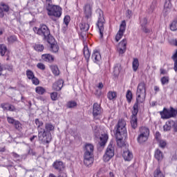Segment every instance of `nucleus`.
<instances>
[{"mask_svg": "<svg viewBox=\"0 0 177 177\" xmlns=\"http://www.w3.org/2000/svg\"><path fill=\"white\" fill-rule=\"evenodd\" d=\"M75 106H77V102L74 101H71L67 104V107H68V109H73V107H75Z\"/></svg>", "mask_w": 177, "mask_h": 177, "instance_id": "obj_44", "label": "nucleus"}, {"mask_svg": "<svg viewBox=\"0 0 177 177\" xmlns=\"http://www.w3.org/2000/svg\"><path fill=\"white\" fill-rule=\"evenodd\" d=\"M170 30L171 31H176L177 30V21H174L170 25Z\"/></svg>", "mask_w": 177, "mask_h": 177, "instance_id": "obj_39", "label": "nucleus"}, {"mask_svg": "<svg viewBox=\"0 0 177 177\" xmlns=\"http://www.w3.org/2000/svg\"><path fill=\"white\" fill-rule=\"evenodd\" d=\"M160 74H165V70L164 69H160Z\"/></svg>", "mask_w": 177, "mask_h": 177, "instance_id": "obj_62", "label": "nucleus"}, {"mask_svg": "<svg viewBox=\"0 0 177 177\" xmlns=\"http://www.w3.org/2000/svg\"><path fill=\"white\" fill-rule=\"evenodd\" d=\"M160 114L162 120H168L169 118L176 117L177 111L174 108H171L170 110L166 108H164L163 111L160 112Z\"/></svg>", "mask_w": 177, "mask_h": 177, "instance_id": "obj_10", "label": "nucleus"}, {"mask_svg": "<svg viewBox=\"0 0 177 177\" xmlns=\"http://www.w3.org/2000/svg\"><path fill=\"white\" fill-rule=\"evenodd\" d=\"M3 70V68H2V66H0V75H2V71Z\"/></svg>", "mask_w": 177, "mask_h": 177, "instance_id": "obj_63", "label": "nucleus"}, {"mask_svg": "<svg viewBox=\"0 0 177 177\" xmlns=\"http://www.w3.org/2000/svg\"><path fill=\"white\" fill-rule=\"evenodd\" d=\"M37 68H39V70H42V71L45 70V68H46V66H45V64H42V63H41V62L37 63Z\"/></svg>", "mask_w": 177, "mask_h": 177, "instance_id": "obj_46", "label": "nucleus"}, {"mask_svg": "<svg viewBox=\"0 0 177 177\" xmlns=\"http://www.w3.org/2000/svg\"><path fill=\"white\" fill-rule=\"evenodd\" d=\"M158 142L159 143V147L162 149H164V147L167 146V142L164 140H159Z\"/></svg>", "mask_w": 177, "mask_h": 177, "instance_id": "obj_41", "label": "nucleus"}, {"mask_svg": "<svg viewBox=\"0 0 177 177\" xmlns=\"http://www.w3.org/2000/svg\"><path fill=\"white\" fill-rule=\"evenodd\" d=\"M92 60L94 62V63H99L100 60H102V55H100V53L97 50H94L92 54Z\"/></svg>", "mask_w": 177, "mask_h": 177, "instance_id": "obj_18", "label": "nucleus"}, {"mask_svg": "<svg viewBox=\"0 0 177 177\" xmlns=\"http://www.w3.org/2000/svg\"><path fill=\"white\" fill-rule=\"evenodd\" d=\"M35 92L38 95H44V93H45V92H46V90L45 89V88H44L42 86H37L35 88Z\"/></svg>", "mask_w": 177, "mask_h": 177, "instance_id": "obj_27", "label": "nucleus"}, {"mask_svg": "<svg viewBox=\"0 0 177 177\" xmlns=\"http://www.w3.org/2000/svg\"><path fill=\"white\" fill-rule=\"evenodd\" d=\"M160 136H161V134H160V132H156V133L155 138H156V139L158 141H159V140H160Z\"/></svg>", "mask_w": 177, "mask_h": 177, "instance_id": "obj_53", "label": "nucleus"}, {"mask_svg": "<svg viewBox=\"0 0 177 177\" xmlns=\"http://www.w3.org/2000/svg\"><path fill=\"white\" fill-rule=\"evenodd\" d=\"M70 20H71L70 16L68 15L65 16L64 19V22L66 24V26H68V23H70Z\"/></svg>", "mask_w": 177, "mask_h": 177, "instance_id": "obj_50", "label": "nucleus"}, {"mask_svg": "<svg viewBox=\"0 0 177 177\" xmlns=\"http://www.w3.org/2000/svg\"><path fill=\"white\" fill-rule=\"evenodd\" d=\"M149 135L150 129L146 127H141L139 129V133L137 138V141L140 143V145H142V143L147 142Z\"/></svg>", "mask_w": 177, "mask_h": 177, "instance_id": "obj_7", "label": "nucleus"}, {"mask_svg": "<svg viewBox=\"0 0 177 177\" xmlns=\"http://www.w3.org/2000/svg\"><path fill=\"white\" fill-rule=\"evenodd\" d=\"M100 146H104L107 143V140L109 139V136L107 134H102L100 138Z\"/></svg>", "mask_w": 177, "mask_h": 177, "instance_id": "obj_24", "label": "nucleus"}, {"mask_svg": "<svg viewBox=\"0 0 177 177\" xmlns=\"http://www.w3.org/2000/svg\"><path fill=\"white\" fill-rule=\"evenodd\" d=\"M162 85H167L169 84V77L168 76H164L160 79Z\"/></svg>", "mask_w": 177, "mask_h": 177, "instance_id": "obj_33", "label": "nucleus"}, {"mask_svg": "<svg viewBox=\"0 0 177 177\" xmlns=\"http://www.w3.org/2000/svg\"><path fill=\"white\" fill-rule=\"evenodd\" d=\"M113 73H114V75H115V77H117V75L120 74V66H117L114 67Z\"/></svg>", "mask_w": 177, "mask_h": 177, "instance_id": "obj_47", "label": "nucleus"}, {"mask_svg": "<svg viewBox=\"0 0 177 177\" xmlns=\"http://www.w3.org/2000/svg\"><path fill=\"white\" fill-rule=\"evenodd\" d=\"M127 41L125 39L121 41L118 46V52L119 55H124L127 51Z\"/></svg>", "mask_w": 177, "mask_h": 177, "instance_id": "obj_14", "label": "nucleus"}, {"mask_svg": "<svg viewBox=\"0 0 177 177\" xmlns=\"http://www.w3.org/2000/svg\"><path fill=\"white\" fill-rule=\"evenodd\" d=\"M84 15L85 17L81 23L80 27V30L84 32L88 31L89 30V21L92 19V6L91 4H86L84 6Z\"/></svg>", "mask_w": 177, "mask_h": 177, "instance_id": "obj_4", "label": "nucleus"}, {"mask_svg": "<svg viewBox=\"0 0 177 177\" xmlns=\"http://www.w3.org/2000/svg\"><path fill=\"white\" fill-rule=\"evenodd\" d=\"M174 71H177V60L174 61Z\"/></svg>", "mask_w": 177, "mask_h": 177, "instance_id": "obj_58", "label": "nucleus"}, {"mask_svg": "<svg viewBox=\"0 0 177 177\" xmlns=\"http://www.w3.org/2000/svg\"><path fill=\"white\" fill-rule=\"evenodd\" d=\"M103 86H104L103 83L100 82L97 87L99 89H103Z\"/></svg>", "mask_w": 177, "mask_h": 177, "instance_id": "obj_57", "label": "nucleus"}, {"mask_svg": "<svg viewBox=\"0 0 177 177\" xmlns=\"http://www.w3.org/2000/svg\"><path fill=\"white\" fill-rule=\"evenodd\" d=\"M127 122L124 120H120L116 125L115 129V137L117 145L119 147L124 146V141L122 139L127 136Z\"/></svg>", "mask_w": 177, "mask_h": 177, "instance_id": "obj_2", "label": "nucleus"}, {"mask_svg": "<svg viewBox=\"0 0 177 177\" xmlns=\"http://www.w3.org/2000/svg\"><path fill=\"white\" fill-rule=\"evenodd\" d=\"M147 24V18L146 17L142 18L140 21L141 30L146 34H149V32H150V30L148 29L147 27L146 26Z\"/></svg>", "mask_w": 177, "mask_h": 177, "instance_id": "obj_16", "label": "nucleus"}, {"mask_svg": "<svg viewBox=\"0 0 177 177\" xmlns=\"http://www.w3.org/2000/svg\"><path fill=\"white\" fill-rule=\"evenodd\" d=\"M35 123L37 127L39 140L50 143V140H52V135L47 134L45 129L42 128L44 127V122L40 121L39 119H35Z\"/></svg>", "mask_w": 177, "mask_h": 177, "instance_id": "obj_3", "label": "nucleus"}, {"mask_svg": "<svg viewBox=\"0 0 177 177\" xmlns=\"http://www.w3.org/2000/svg\"><path fill=\"white\" fill-rule=\"evenodd\" d=\"M113 157H114V146H113V142H111L106 149L103 160L105 162H109Z\"/></svg>", "mask_w": 177, "mask_h": 177, "instance_id": "obj_11", "label": "nucleus"}, {"mask_svg": "<svg viewBox=\"0 0 177 177\" xmlns=\"http://www.w3.org/2000/svg\"><path fill=\"white\" fill-rule=\"evenodd\" d=\"M172 59H173L174 62L177 60V50H176V53L174 54V55L172 56Z\"/></svg>", "mask_w": 177, "mask_h": 177, "instance_id": "obj_54", "label": "nucleus"}, {"mask_svg": "<svg viewBox=\"0 0 177 177\" xmlns=\"http://www.w3.org/2000/svg\"><path fill=\"white\" fill-rule=\"evenodd\" d=\"M165 12H169V9L172 8V4L171 3V0H166L165 3Z\"/></svg>", "mask_w": 177, "mask_h": 177, "instance_id": "obj_28", "label": "nucleus"}, {"mask_svg": "<svg viewBox=\"0 0 177 177\" xmlns=\"http://www.w3.org/2000/svg\"><path fill=\"white\" fill-rule=\"evenodd\" d=\"M46 9L47 10V15L50 16V17L59 18L62 16V8L53 5L52 0H46Z\"/></svg>", "mask_w": 177, "mask_h": 177, "instance_id": "obj_5", "label": "nucleus"}, {"mask_svg": "<svg viewBox=\"0 0 177 177\" xmlns=\"http://www.w3.org/2000/svg\"><path fill=\"white\" fill-rule=\"evenodd\" d=\"M8 50V48H6V46L4 44L0 45V54L2 56H5V53H6V51Z\"/></svg>", "mask_w": 177, "mask_h": 177, "instance_id": "obj_34", "label": "nucleus"}, {"mask_svg": "<svg viewBox=\"0 0 177 177\" xmlns=\"http://www.w3.org/2000/svg\"><path fill=\"white\" fill-rule=\"evenodd\" d=\"M53 168H55V169H57V171H63L64 169H65L66 166L64 165V163H63V162L62 161H55L53 165Z\"/></svg>", "mask_w": 177, "mask_h": 177, "instance_id": "obj_17", "label": "nucleus"}, {"mask_svg": "<svg viewBox=\"0 0 177 177\" xmlns=\"http://www.w3.org/2000/svg\"><path fill=\"white\" fill-rule=\"evenodd\" d=\"M16 41H17V37H16V36H10L8 37L9 44H13V42H16Z\"/></svg>", "mask_w": 177, "mask_h": 177, "instance_id": "obj_40", "label": "nucleus"}, {"mask_svg": "<svg viewBox=\"0 0 177 177\" xmlns=\"http://www.w3.org/2000/svg\"><path fill=\"white\" fill-rule=\"evenodd\" d=\"M4 16L3 10H2V7H0V17H3Z\"/></svg>", "mask_w": 177, "mask_h": 177, "instance_id": "obj_55", "label": "nucleus"}, {"mask_svg": "<svg viewBox=\"0 0 177 177\" xmlns=\"http://www.w3.org/2000/svg\"><path fill=\"white\" fill-rule=\"evenodd\" d=\"M57 177H67V172L66 171V169H64V170L59 171Z\"/></svg>", "mask_w": 177, "mask_h": 177, "instance_id": "obj_45", "label": "nucleus"}, {"mask_svg": "<svg viewBox=\"0 0 177 177\" xmlns=\"http://www.w3.org/2000/svg\"><path fill=\"white\" fill-rule=\"evenodd\" d=\"M33 31L35 34L43 37L44 39H47L48 37H49V35L50 34L49 28H48L46 25H41L39 28L35 27L33 28Z\"/></svg>", "mask_w": 177, "mask_h": 177, "instance_id": "obj_9", "label": "nucleus"}, {"mask_svg": "<svg viewBox=\"0 0 177 177\" xmlns=\"http://www.w3.org/2000/svg\"><path fill=\"white\" fill-rule=\"evenodd\" d=\"M26 76L29 80H32L35 77V75H34V72H32V71L28 69L26 71Z\"/></svg>", "mask_w": 177, "mask_h": 177, "instance_id": "obj_35", "label": "nucleus"}, {"mask_svg": "<svg viewBox=\"0 0 177 177\" xmlns=\"http://www.w3.org/2000/svg\"><path fill=\"white\" fill-rule=\"evenodd\" d=\"M84 55L86 59H89L91 57V53L89 52V49L88 48V46H84Z\"/></svg>", "mask_w": 177, "mask_h": 177, "instance_id": "obj_32", "label": "nucleus"}, {"mask_svg": "<svg viewBox=\"0 0 177 177\" xmlns=\"http://www.w3.org/2000/svg\"><path fill=\"white\" fill-rule=\"evenodd\" d=\"M13 157H15L16 158H19V155L16 153H12Z\"/></svg>", "mask_w": 177, "mask_h": 177, "instance_id": "obj_60", "label": "nucleus"}, {"mask_svg": "<svg viewBox=\"0 0 177 177\" xmlns=\"http://www.w3.org/2000/svg\"><path fill=\"white\" fill-rule=\"evenodd\" d=\"M126 97L129 103H131V100H132V92L131 91V90L127 91Z\"/></svg>", "mask_w": 177, "mask_h": 177, "instance_id": "obj_38", "label": "nucleus"}, {"mask_svg": "<svg viewBox=\"0 0 177 177\" xmlns=\"http://www.w3.org/2000/svg\"><path fill=\"white\" fill-rule=\"evenodd\" d=\"M172 128L174 132H177V121L169 120L163 126V129L165 131H171Z\"/></svg>", "mask_w": 177, "mask_h": 177, "instance_id": "obj_12", "label": "nucleus"}, {"mask_svg": "<svg viewBox=\"0 0 177 177\" xmlns=\"http://www.w3.org/2000/svg\"><path fill=\"white\" fill-rule=\"evenodd\" d=\"M63 84H64L63 80H59L53 84V89H54V91H62Z\"/></svg>", "mask_w": 177, "mask_h": 177, "instance_id": "obj_19", "label": "nucleus"}, {"mask_svg": "<svg viewBox=\"0 0 177 177\" xmlns=\"http://www.w3.org/2000/svg\"><path fill=\"white\" fill-rule=\"evenodd\" d=\"M44 130L46 131L47 135H50V133L48 132L55 131V126L52 124V123H46Z\"/></svg>", "mask_w": 177, "mask_h": 177, "instance_id": "obj_23", "label": "nucleus"}, {"mask_svg": "<svg viewBox=\"0 0 177 177\" xmlns=\"http://www.w3.org/2000/svg\"><path fill=\"white\" fill-rule=\"evenodd\" d=\"M146 100V84L145 82H140L137 88L136 91V102L133 106L132 115L131 120V124L133 129L138 128V113L139 112V104H142Z\"/></svg>", "mask_w": 177, "mask_h": 177, "instance_id": "obj_1", "label": "nucleus"}, {"mask_svg": "<svg viewBox=\"0 0 177 177\" xmlns=\"http://www.w3.org/2000/svg\"><path fill=\"white\" fill-rule=\"evenodd\" d=\"M122 157L125 161H131V160L133 158V155L132 154V152L127 150L123 152Z\"/></svg>", "mask_w": 177, "mask_h": 177, "instance_id": "obj_21", "label": "nucleus"}, {"mask_svg": "<svg viewBox=\"0 0 177 177\" xmlns=\"http://www.w3.org/2000/svg\"><path fill=\"white\" fill-rule=\"evenodd\" d=\"M7 121L9 124H15V122L17 120H15L13 118L7 117Z\"/></svg>", "mask_w": 177, "mask_h": 177, "instance_id": "obj_49", "label": "nucleus"}, {"mask_svg": "<svg viewBox=\"0 0 177 177\" xmlns=\"http://www.w3.org/2000/svg\"><path fill=\"white\" fill-rule=\"evenodd\" d=\"M34 48L37 52H42L44 49V45L42 44H35Z\"/></svg>", "mask_w": 177, "mask_h": 177, "instance_id": "obj_37", "label": "nucleus"}, {"mask_svg": "<svg viewBox=\"0 0 177 177\" xmlns=\"http://www.w3.org/2000/svg\"><path fill=\"white\" fill-rule=\"evenodd\" d=\"M126 27H127V23H125V21H122V24L120 26V30L115 37V39L117 42H118V41H120L121 38H122V35H124V32H125Z\"/></svg>", "mask_w": 177, "mask_h": 177, "instance_id": "obj_13", "label": "nucleus"}, {"mask_svg": "<svg viewBox=\"0 0 177 177\" xmlns=\"http://www.w3.org/2000/svg\"><path fill=\"white\" fill-rule=\"evenodd\" d=\"M154 91H156V92H158V91H160V88L157 86H154Z\"/></svg>", "mask_w": 177, "mask_h": 177, "instance_id": "obj_59", "label": "nucleus"}, {"mask_svg": "<svg viewBox=\"0 0 177 177\" xmlns=\"http://www.w3.org/2000/svg\"><path fill=\"white\" fill-rule=\"evenodd\" d=\"M41 59L44 62H47L48 63H52L55 60V57L52 56L50 54H44L41 55Z\"/></svg>", "mask_w": 177, "mask_h": 177, "instance_id": "obj_22", "label": "nucleus"}, {"mask_svg": "<svg viewBox=\"0 0 177 177\" xmlns=\"http://www.w3.org/2000/svg\"><path fill=\"white\" fill-rule=\"evenodd\" d=\"M97 16L98 17L97 22V27H98V30L100 31V35L101 38H103V32L104 31V15H103V11L101 10H97Z\"/></svg>", "mask_w": 177, "mask_h": 177, "instance_id": "obj_8", "label": "nucleus"}, {"mask_svg": "<svg viewBox=\"0 0 177 177\" xmlns=\"http://www.w3.org/2000/svg\"><path fill=\"white\" fill-rule=\"evenodd\" d=\"M93 150H95L93 145L86 144L84 155V164L86 167H90L93 164Z\"/></svg>", "mask_w": 177, "mask_h": 177, "instance_id": "obj_6", "label": "nucleus"}, {"mask_svg": "<svg viewBox=\"0 0 177 177\" xmlns=\"http://www.w3.org/2000/svg\"><path fill=\"white\" fill-rule=\"evenodd\" d=\"M52 100H57V93L54 92L50 94Z\"/></svg>", "mask_w": 177, "mask_h": 177, "instance_id": "obj_51", "label": "nucleus"}, {"mask_svg": "<svg viewBox=\"0 0 177 177\" xmlns=\"http://www.w3.org/2000/svg\"><path fill=\"white\" fill-rule=\"evenodd\" d=\"M50 51L53 52V53L59 52V46L57 44H51Z\"/></svg>", "mask_w": 177, "mask_h": 177, "instance_id": "obj_31", "label": "nucleus"}, {"mask_svg": "<svg viewBox=\"0 0 177 177\" xmlns=\"http://www.w3.org/2000/svg\"><path fill=\"white\" fill-rule=\"evenodd\" d=\"M100 114H102V108H100V105L99 104L95 103L93 104V115L96 118V117H98Z\"/></svg>", "mask_w": 177, "mask_h": 177, "instance_id": "obj_15", "label": "nucleus"}, {"mask_svg": "<svg viewBox=\"0 0 177 177\" xmlns=\"http://www.w3.org/2000/svg\"><path fill=\"white\" fill-rule=\"evenodd\" d=\"M30 80H31L33 85H39V80L35 76L32 79H30Z\"/></svg>", "mask_w": 177, "mask_h": 177, "instance_id": "obj_48", "label": "nucleus"}, {"mask_svg": "<svg viewBox=\"0 0 177 177\" xmlns=\"http://www.w3.org/2000/svg\"><path fill=\"white\" fill-rule=\"evenodd\" d=\"M4 109H6V110H8L9 111H15L16 110L15 106L12 104H6Z\"/></svg>", "mask_w": 177, "mask_h": 177, "instance_id": "obj_36", "label": "nucleus"}, {"mask_svg": "<svg viewBox=\"0 0 177 177\" xmlns=\"http://www.w3.org/2000/svg\"><path fill=\"white\" fill-rule=\"evenodd\" d=\"M0 6H1V9H3V12H9V6L3 3H1L0 4Z\"/></svg>", "mask_w": 177, "mask_h": 177, "instance_id": "obj_43", "label": "nucleus"}, {"mask_svg": "<svg viewBox=\"0 0 177 177\" xmlns=\"http://www.w3.org/2000/svg\"><path fill=\"white\" fill-rule=\"evenodd\" d=\"M51 71L54 75H59L60 74V71H59V68L57 66L53 65L50 66Z\"/></svg>", "mask_w": 177, "mask_h": 177, "instance_id": "obj_29", "label": "nucleus"}, {"mask_svg": "<svg viewBox=\"0 0 177 177\" xmlns=\"http://www.w3.org/2000/svg\"><path fill=\"white\" fill-rule=\"evenodd\" d=\"M2 34H3V31H2V30H0V35H2Z\"/></svg>", "mask_w": 177, "mask_h": 177, "instance_id": "obj_64", "label": "nucleus"}, {"mask_svg": "<svg viewBox=\"0 0 177 177\" xmlns=\"http://www.w3.org/2000/svg\"><path fill=\"white\" fill-rule=\"evenodd\" d=\"M15 129L20 131L21 129V123L19 120H17L15 123H14Z\"/></svg>", "mask_w": 177, "mask_h": 177, "instance_id": "obj_42", "label": "nucleus"}, {"mask_svg": "<svg viewBox=\"0 0 177 177\" xmlns=\"http://www.w3.org/2000/svg\"><path fill=\"white\" fill-rule=\"evenodd\" d=\"M132 66H133V71H137L138 68H139V59H138V58L133 59Z\"/></svg>", "mask_w": 177, "mask_h": 177, "instance_id": "obj_25", "label": "nucleus"}, {"mask_svg": "<svg viewBox=\"0 0 177 177\" xmlns=\"http://www.w3.org/2000/svg\"><path fill=\"white\" fill-rule=\"evenodd\" d=\"M126 16H127V19H131V17H132V11L130 10H127Z\"/></svg>", "mask_w": 177, "mask_h": 177, "instance_id": "obj_52", "label": "nucleus"}, {"mask_svg": "<svg viewBox=\"0 0 177 177\" xmlns=\"http://www.w3.org/2000/svg\"><path fill=\"white\" fill-rule=\"evenodd\" d=\"M37 138V136H33L32 138H30V142H32Z\"/></svg>", "mask_w": 177, "mask_h": 177, "instance_id": "obj_61", "label": "nucleus"}, {"mask_svg": "<svg viewBox=\"0 0 177 177\" xmlns=\"http://www.w3.org/2000/svg\"><path fill=\"white\" fill-rule=\"evenodd\" d=\"M108 99L113 100L117 97V93L115 91H109L107 94Z\"/></svg>", "mask_w": 177, "mask_h": 177, "instance_id": "obj_30", "label": "nucleus"}, {"mask_svg": "<svg viewBox=\"0 0 177 177\" xmlns=\"http://www.w3.org/2000/svg\"><path fill=\"white\" fill-rule=\"evenodd\" d=\"M154 9H156V6H151L150 8H149V12L150 13H152V12L154 11Z\"/></svg>", "mask_w": 177, "mask_h": 177, "instance_id": "obj_56", "label": "nucleus"}, {"mask_svg": "<svg viewBox=\"0 0 177 177\" xmlns=\"http://www.w3.org/2000/svg\"><path fill=\"white\" fill-rule=\"evenodd\" d=\"M153 176L154 177H165V176L164 175V174H162V171H161V170L160 169L159 167H158L153 173Z\"/></svg>", "mask_w": 177, "mask_h": 177, "instance_id": "obj_26", "label": "nucleus"}, {"mask_svg": "<svg viewBox=\"0 0 177 177\" xmlns=\"http://www.w3.org/2000/svg\"><path fill=\"white\" fill-rule=\"evenodd\" d=\"M154 157L158 162H161L164 158V153L160 149H156L154 153Z\"/></svg>", "mask_w": 177, "mask_h": 177, "instance_id": "obj_20", "label": "nucleus"}]
</instances>
